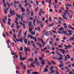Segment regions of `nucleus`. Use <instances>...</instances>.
Returning <instances> with one entry per match:
<instances>
[{
	"label": "nucleus",
	"instance_id": "f257e3e1",
	"mask_svg": "<svg viewBox=\"0 0 74 74\" xmlns=\"http://www.w3.org/2000/svg\"><path fill=\"white\" fill-rule=\"evenodd\" d=\"M8 7L6 9L4 10V12L5 14H7V10H8V9L10 8V7L11 6V4H8Z\"/></svg>",
	"mask_w": 74,
	"mask_h": 74
},
{
	"label": "nucleus",
	"instance_id": "f03ea898",
	"mask_svg": "<svg viewBox=\"0 0 74 74\" xmlns=\"http://www.w3.org/2000/svg\"><path fill=\"white\" fill-rule=\"evenodd\" d=\"M24 49L25 50V51H28L29 52H30V48H29V47H28V48L27 49L26 47H25L24 48Z\"/></svg>",
	"mask_w": 74,
	"mask_h": 74
},
{
	"label": "nucleus",
	"instance_id": "7ed1b4c3",
	"mask_svg": "<svg viewBox=\"0 0 74 74\" xmlns=\"http://www.w3.org/2000/svg\"><path fill=\"white\" fill-rule=\"evenodd\" d=\"M27 38H29V37H30L31 38H32V39H34V38L33 37V36L29 35H28L27 36Z\"/></svg>",
	"mask_w": 74,
	"mask_h": 74
},
{
	"label": "nucleus",
	"instance_id": "20e7f679",
	"mask_svg": "<svg viewBox=\"0 0 74 74\" xmlns=\"http://www.w3.org/2000/svg\"><path fill=\"white\" fill-rule=\"evenodd\" d=\"M10 13L11 14L12 16L13 15H14V14H15V11H14V10H13V11H12Z\"/></svg>",
	"mask_w": 74,
	"mask_h": 74
},
{
	"label": "nucleus",
	"instance_id": "39448f33",
	"mask_svg": "<svg viewBox=\"0 0 74 74\" xmlns=\"http://www.w3.org/2000/svg\"><path fill=\"white\" fill-rule=\"evenodd\" d=\"M41 64H44L45 65V60H43L41 62Z\"/></svg>",
	"mask_w": 74,
	"mask_h": 74
},
{
	"label": "nucleus",
	"instance_id": "423d86ee",
	"mask_svg": "<svg viewBox=\"0 0 74 74\" xmlns=\"http://www.w3.org/2000/svg\"><path fill=\"white\" fill-rule=\"evenodd\" d=\"M28 23V26H31L33 25V23L31 22H29Z\"/></svg>",
	"mask_w": 74,
	"mask_h": 74
},
{
	"label": "nucleus",
	"instance_id": "0eeeda50",
	"mask_svg": "<svg viewBox=\"0 0 74 74\" xmlns=\"http://www.w3.org/2000/svg\"><path fill=\"white\" fill-rule=\"evenodd\" d=\"M36 33V32L34 31V32H33V31H32L31 32V34H32V35H35V34Z\"/></svg>",
	"mask_w": 74,
	"mask_h": 74
},
{
	"label": "nucleus",
	"instance_id": "6e6552de",
	"mask_svg": "<svg viewBox=\"0 0 74 74\" xmlns=\"http://www.w3.org/2000/svg\"><path fill=\"white\" fill-rule=\"evenodd\" d=\"M64 14H62V16H66L67 15V13L65 12H64Z\"/></svg>",
	"mask_w": 74,
	"mask_h": 74
},
{
	"label": "nucleus",
	"instance_id": "1a4fd4ad",
	"mask_svg": "<svg viewBox=\"0 0 74 74\" xmlns=\"http://www.w3.org/2000/svg\"><path fill=\"white\" fill-rule=\"evenodd\" d=\"M61 51H62V53H63V54H64V53H65L66 52H65V50H62L61 49Z\"/></svg>",
	"mask_w": 74,
	"mask_h": 74
},
{
	"label": "nucleus",
	"instance_id": "9d476101",
	"mask_svg": "<svg viewBox=\"0 0 74 74\" xmlns=\"http://www.w3.org/2000/svg\"><path fill=\"white\" fill-rule=\"evenodd\" d=\"M21 10L22 11V12H24L25 11V10L23 8H21Z\"/></svg>",
	"mask_w": 74,
	"mask_h": 74
},
{
	"label": "nucleus",
	"instance_id": "9b49d317",
	"mask_svg": "<svg viewBox=\"0 0 74 74\" xmlns=\"http://www.w3.org/2000/svg\"><path fill=\"white\" fill-rule=\"evenodd\" d=\"M8 20L9 21L8 22V25H11V23L10 22V21H11V19L10 18L8 19Z\"/></svg>",
	"mask_w": 74,
	"mask_h": 74
},
{
	"label": "nucleus",
	"instance_id": "f8f14e48",
	"mask_svg": "<svg viewBox=\"0 0 74 74\" xmlns=\"http://www.w3.org/2000/svg\"><path fill=\"white\" fill-rule=\"evenodd\" d=\"M40 12H41V13H42L43 14H44V11H43V10H42V9H40Z\"/></svg>",
	"mask_w": 74,
	"mask_h": 74
},
{
	"label": "nucleus",
	"instance_id": "ddd939ff",
	"mask_svg": "<svg viewBox=\"0 0 74 74\" xmlns=\"http://www.w3.org/2000/svg\"><path fill=\"white\" fill-rule=\"evenodd\" d=\"M44 72H47V71H48L49 70H48V69L47 68H45L44 69Z\"/></svg>",
	"mask_w": 74,
	"mask_h": 74
},
{
	"label": "nucleus",
	"instance_id": "4468645a",
	"mask_svg": "<svg viewBox=\"0 0 74 74\" xmlns=\"http://www.w3.org/2000/svg\"><path fill=\"white\" fill-rule=\"evenodd\" d=\"M11 54H12V55H15L16 54V53L12 52L11 53Z\"/></svg>",
	"mask_w": 74,
	"mask_h": 74
},
{
	"label": "nucleus",
	"instance_id": "2eb2a0df",
	"mask_svg": "<svg viewBox=\"0 0 74 74\" xmlns=\"http://www.w3.org/2000/svg\"><path fill=\"white\" fill-rule=\"evenodd\" d=\"M39 73V72H32L33 74H38Z\"/></svg>",
	"mask_w": 74,
	"mask_h": 74
},
{
	"label": "nucleus",
	"instance_id": "dca6fc26",
	"mask_svg": "<svg viewBox=\"0 0 74 74\" xmlns=\"http://www.w3.org/2000/svg\"><path fill=\"white\" fill-rule=\"evenodd\" d=\"M58 60H63V57H60L59 58H58Z\"/></svg>",
	"mask_w": 74,
	"mask_h": 74
},
{
	"label": "nucleus",
	"instance_id": "f3484780",
	"mask_svg": "<svg viewBox=\"0 0 74 74\" xmlns=\"http://www.w3.org/2000/svg\"><path fill=\"white\" fill-rule=\"evenodd\" d=\"M47 63L49 64V66H52V63L51 62H47Z\"/></svg>",
	"mask_w": 74,
	"mask_h": 74
},
{
	"label": "nucleus",
	"instance_id": "a211bd4d",
	"mask_svg": "<svg viewBox=\"0 0 74 74\" xmlns=\"http://www.w3.org/2000/svg\"><path fill=\"white\" fill-rule=\"evenodd\" d=\"M39 59L40 60H42L43 59V58L41 57L40 56H39Z\"/></svg>",
	"mask_w": 74,
	"mask_h": 74
},
{
	"label": "nucleus",
	"instance_id": "6ab92c4d",
	"mask_svg": "<svg viewBox=\"0 0 74 74\" xmlns=\"http://www.w3.org/2000/svg\"><path fill=\"white\" fill-rule=\"evenodd\" d=\"M30 66H31L32 67H35L36 66H34V65L32 64L31 63L30 64Z\"/></svg>",
	"mask_w": 74,
	"mask_h": 74
},
{
	"label": "nucleus",
	"instance_id": "aec40b11",
	"mask_svg": "<svg viewBox=\"0 0 74 74\" xmlns=\"http://www.w3.org/2000/svg\"><path fill=\"white\" fill-rule=\"evenodd\" d=\"M29 32H32V28H30V27H29Z\"/></svg>",
	"mask_w": 74,
	"mask_h": 74
},
{
	"label": "nucleus",
	"instance_id": "412c9836",
	"mask_svg": "<svg viewBox=\"0 0 74 74\" xmlns=\"http://www.w3.org/2000/svg\"><path fill=\"white\" fill-rule=\"evenodd\" d=\"M13 37H14L15 39H16V36H15V33H14L13 34Z\"/></svg>",
	"mask_w": 74,
	"mask_h": 74
},
{
	"label": "nucleus",
	"instance_id": "4be33fe9",
	"mask_svg": "<svg viewBox=\"0 0 74 74\" xmlns=\"http://www.w3.org/2000/svg\"><path fill=\"white\" fill-rule=\"evenodd\" d=\"M24 42H25V43L27 44V40L26 39H25V40H24Z\"/></svg>",
	"mask_w": 74,
	"mask_h": 74
},
{
	"label": "nucleus",
	"instance_id": "5701e85b",
	"mask_svg": "<svg viewBox=\"0 0 74 74\" xmlns=\"http://www.w3.org/2000/svg\"><path fill=\"white\" fill-rule=\"evenodd\" d=\"M70 41H73V40H74V39L73 38V37H72L71 38H70L69 40Z\"/></svg>",
	"mask_w": 74,
	"mask_h": 74
},
{
	"label": "nucleus",
	"instance_id": "b1692460",
	"mask_svg": "<svg viewBox=\"0 0 74 74\" xmlns=\"http://www.w3.org/2000/svg\"><path fill=\"white\" fill-rule=\"evenodd\" d=\"M28 61L31 62V61H33V60L32 58H29L28 59Z\"/></svg>",
	"mask_w": 74,
	"mask_h": 74
},
{
	"label": "nucleus",
	"instance_id": "393cba45",
	"mask_svg": "<svg viewBox=\"0 0 74 74\" xmlns=\"http://www.w3.org/2000/svg\"><path fill=\"white\" fill-rule=\"evenodd\" d=\"M35 22H36V20L35 19L34 20V21L33 22V24L34 26H35V25H36V24H35Z\"/></svg>",
	"mask_w": 74,
	"mask_h": 74
},
{
	"label": "nucleus",
	"instance_id": "a878e982",
	"mask_svg": "<svg viewBox=\"0 0 74 74\" xmlns=\"http://www.w3.org/2000/svg\"><path fill=\"white\" fill-rule=\"evenodd\" d=\"M25 59H26V57H24L22 59V61H23V60H24Z\"/></svg>",
	"mask_w": 74,
	"mask_h": 74
},
{
	"label": "nucleus",
	"instance_id": "bb28decb",
	"mask_svg": "<svg viewBox=\"0 0 74 74\" xmlns=\"http://www.w3.org/2000/svg\"><path fill=\"white\" fill-rule=\"evenodd\" d=\"M31 12V16H33L34 14V12L33 11H32Z\"/></svg>",
	"mask_w": 74,
	"mask_h": 74
},
{
	"label": "nucleus",
	"instance_id": "cd10ccee",
	"mask_svg": "<svg viewBox=\"0 0 74 74\" xmlns=\"http://www.w3.org/2000/svg\"><path fill=\"white\" fill-rule=\"evenodd\" d=\"M64 33L65 34H66V35H67V36H69V35L67 34V32L66 31H65L64 32Z\"/></svg>",
	"mask_w": 74,
	"mask_h": 74
},
{
	"label": "nucleus",
	"instance_id": "c85d7f7f",
	"mask_svg": "<svg viewBox=\"0 0 74 74\" xmlns=\"http://www.w3.org/2000/svg\"><path fill=\"white\" fill-rule=\"evenodd\" d=\"M64 28L63 27H61L60 29H59V30H64Z\"/></svg>",
	"mask_w": 74,
	"mask_h": 74
},
{
	"label": "nucleus",
	"instance_id": "c756f323",
	"mask_svg": "<svg viewBox=\"0 0 74 74\" xmlns=\"http://www.w3.org/2000/svg\"><path fill=\"white\" fill-rule=\"evenodd\" d=\"M27 74H30V70H27Z\"/></svg>",
	"mask_w": 74,
	"mask_h": 74
},
{
	"label": "nucleus",
	"instance_id": "7c9ffc66",
	"mask_svg": "<svg viewBox=\"0 0 74 74\" xmlns=\"http://www.w3.org/2000/svg\"><path fill=\"white\" fill-rule=\"evenodd\" d=\"M49 3L50 4H52V2L51 0H49Z\"/></svg>",
	"mask_w": 74,
	"mask_h": 74
},
{
	"label": "nucleus",
	"instance_id": "2f4dec72",
	"mask_svg": "<svg viewBox=\"0 0 74 74\" xmlns=\"http://www.w3.org/2000/svg\"><path fill=\"white\" fill-rule=\"evenodd\" d=\"M28 4H29V3L28 2H27V3H25L24 5V6L25 7H27V5H28Z\"/></svg>",
	"mask_w": 74,
	"mask_h": 74
},
{
	"label": "nucleus",
	"instance_id": "473e14b6",
	"mask_svg": "<svg viewBox=\"0 0 74 74\" xmlns=\"http://www.w3.org/2000/svg\"><path fill=\"white\" fill-rule=\"evenodd\" d=\"M63 19H65V20H67V18L66 17H65V16H63Z\"/></svg>",
	"mask_w": 74,
	"mask_h": 74
},
{
	"label": "nucleus",
	"instance_id": "72a5a7b5",
	"mask_svg": "<svg viewBox=\"0 0 74 74\" xmlns=\"http://www.w3.org/2000/svg\"><path fill=\"white\" fill-rule=\"evenodd\" d=\"M51 62L52 63V64H56V63L55 62L53 61H51Z\"/></svg>",
	"mask_w": 74,
	"mask_h": 74
},
{
	"label": "nucleus",
	"instance_id": "f704fd0d",
	"mask_svg": "<svg viewBox=\"0 0 74 74\" xmlns=\"http://www.w3.org/2000/svg\"><path fill=\"white\" fill-rule=\"evenodd\" d=\"M15 23H16V26H17L18 24H19V23L18 22H17L16 21H15Z\"/></svg>",
	"mask_w": 74,
	"mask_h": 74
},
{
	"label": "nucleus",
	"instance_id": "c9c22d12",
	"mask_svg": "<svg viewBox=\"0 0 74 74\" xmlns=\"http://www.w3.org/2000/svg\"><path fill=\"white\" fill-rule=\"evenodd\" d=\"M35 60L36 62H38V60H37V58H36L35 59Z\"/></svg>",
	"mask_w": 74,
	"mask_h": 74
},
{
	"label": "nucleus",
	"instance_id": "e433bc0d",
	"mask_svg": "<svg viewBox=\"0 0 74 74\" xmlns=\"http://www.w3.org/2000/svg\"><path fill=\"white\" fill-rule=\"evenodd\" d=\"M29 8H27V12H28V13H30V11H29Z\"/></svg>",
	"mask_w": 74,
	"mask_h": 74
},
{
	"label": "nucleus",
	"instance_id": "4c0bfd02",
	"mask_svg": "<svg viewBox=\"0 0 74 74\" xmlns=\"http://www.w3.org/2000/svg\"><path fill=\"white\" fill-rule=\"evenodd\" d=\"M23 26L24 27V29L26 28V27H25V24H23Z\"/></svg>",
	"mask_w": 74,
	"mask_h": 74
},
{
	"label": "nucleus",
	"instance_id": "58836bf2",
	"mask_svg": "<svg viewBox=\"0 0 74 74\" xmlns=\"http://www.w3.org/2000/svg\"><path fill=\"white\" fill-rule=\"evenodd\" d=\"M3 19H4V20H5V21H7V17L6 16H5L4 18Z\"/></svg>",
	"mask_w": 74,
	"mask_h": 74
},
{
	"label": "nucleus",
	"instance_id": "ea45409f",
	"mask_svg": "<svg viewBox=\"0 0 74 74\" xmlns=\"http://www.w3.org/2000/svg\"><path fill=\"white\" fill-rule=\"evenodd\" d=\"M51 71V73H54V71L53 69H52Z\"/></svg>",
	"mask_w": 74,
	"mask_h": 74
},
{
	"label": "nucleus",
	"instance_id": "a19ab883",
	"mask_svg": "<svg viewBox=\"0 0 74 74\" xmlns=\"http://www.w3.org/2000/svg\"><path fill=\"white\" fill-rule=\"evenodd\" d=\"M2 21H3V23H5V20L4 19H3L2 20Z\"/></svg>",
	"mask_w": 74,
	"mask_h": 74
},
{
	"label": "nucleus",
	"instance_id": "79ce46f5",
	"mask_svg": "<svg viewBox=\"0 0 74 74\" xmlns=\"http://www.w3.org/2000/svg\"><path fill=\"white\" fill-rule=\"evenodd\" d=\"M19 7L20 8H22V4H19Z\"/></svg>",
	"mask_w": 74,
	"mask_h": 74
},
{
	"label": "nucleus",
	"instance_id": "37998d69",
	"mask_svg": "<svg viewBox=\"0 0 74 74\" xmlns=\"http://www.w3.org/2000/svg\"><path fill=\"white\" fill-rule=\"evenodd\" d=\"M23 40V38H21V39L19 40L21 42H22V41Z\"/></svg>",
	"mask_w": 74,
	"mask_h": 74
},
{
	"label": "nucleus",
	"instance_id": "c03bdc74",
	"mask_svg": "<svg viewBox=\"0 0 74 74\" xmlns=\"http://www.w3.org/2000/svg\"><path fill=\"white\" fill-rule=\"evenodd\" d=\"M23 68H24V69H25V70H26V66H25V65H23Z\"/></svg>",
	"mask_w": 74,
	"mask_h": 74
},
{
	"label": "nucleus",
	"instance_id": "a18cd8bd",
	"mask_svg": "<svg viewBox=\"0 0 74 74\" xmlns=\"http://www.w3.org/2000/svg\"><path fill=\"white\" fill-rule=\"evenodd\" d=\"M58 0H55V4H57L58 3Z\"/></svg>",
	"mask_w": 74,
	"mask_h": 74
},
{
	"label": "nucleus",
	"instance_id": "49530a36",
	"mask_svg": "<svg viewBox=\"0 0 74 74\" xmlns=\"http://www.w3.org/2000/svg\"><path fill=\"white\" fill-rule=\"evenodd\" d=\"M68 32L69 33H71L73 31L70 30H68Z\"/></svg>",
	"mask_w": 74,
	"mask_h": 74
},
{
	"label": "nucleus",
	"instance_id": "de8ad7c7",
	"mask_svg": "<svg viewBox=\"0 0 74 74\" xmlns=\"http://www.w3.org/2000/svg\"><path fill=\"white\" fill-rule=\"evenodd\" d=\"M33 40H34L35 41H36V42H37V38L35 37L34 38V39Z\"/></svg>",
	"mask_w": 74,
	"mask_h": 74
},
{
	"label": "nucleus",
	"instance_id": "09e8293b",
	"mask_svg": "<svg viewBox=\"0 0 74 74\" xmlns=\"http://www.w3.org/2000/svg\"><path fill=\"white\" fill-rule=\"evenodd\" d=\"M20 27L21 26L19 25H18L17 26V29H19V28H20Z\"/></svg>",
	"mask_w": 74,
	"mask_h": 74
},
{
	"label": "nucleus",
	"instance_id": "8fccbe9b",
	"mask_svg": "<svg viewBox=\"0 0 74 74\" xmlns=\"http://www.w3.org/2000/svg\"><path fill=\"white\" fill-rule=\"evenodd\" d=\"M64 11L65 12H69V10H64Z\"/></svg>",
	"mask_w": 74,
	"mask_h": 74
},
{
	"label": "nucleus",
	"instance_id": "3c124183",
	"mask_svg": "<svg viewBox=\"0 0 74 74\" xmlns=\"http://www.w3.org/2000/svg\"><path fill=\"white\" fill-rule=\"evenodd\" d=\"M38 9V8H36V9H35V12H37V10Z\"/></svg>",
	"mask_w": 74,
	"mask_h": 74
},
{
	"label": "nucleus",
	"instance_id": "603ef678",
	"mask_svg": "<svg viewBox=\"0 0 74 74\" xmlns=\"http://www.w3.org/2000/svg\"><path fill=\"white\" fill-rule=\"evenodd\" d=\"M3 37H4L5 38V34H4V33H3Z\"/></svg>",
	"mask_w": 74,
	"mask_h": 74
},
{
	"label": "nucleus",
	"instance_id": "864d4df0",
	"mask_svg": "<svg viewBox=\"0 0 74 74\" xmlns=\"http://www.w3.org/2000/svg\"><path fill=\"white\" fill-rule=\"evenodd\" d=\"M40 27H38V32H40Z\"/></svg>",
	"mask_w": 74,
	"mask_h": 74
},
{
	"label": "nucleus",
	"instance_id": "5fc2aeb1",
	"mask_svg": "<svg viewBox=\"0 0 74 74\" xmlns=\"http://www.w3.org/2000/svg\"><path fill=\"white\" fill-rule=\"evenodd\" d=\"M59 47V48H62V47H63V46L61 45H59L58 46Z\"/></svg>",
	"mask_w": 74,
	"mask_h": 74
},
{
	"label": "nucleus",
	"instance_id": "6e6d98bb",
	"mask_svg": "<svg viewBox=\"0 0 74 74\" xmlns=\"http://www.w3.org/2000/svg\"><path fill=\"white\" fill-rule=\"evenodd\" d=\"M31 29H34V27H33V25H32L31 26Z\"/></svg>",
	"mask_w": 74,
	"mask_h": 74
},
{
	"label": "nucleus",
	"instance_id": "4d7b16f0",
	"mask_svg": "<svg viewBox=\"0 0 74 74\" xmlns=\"http://www.w3.org/2000/svg\"><path fill=\"white\" fill-rule=\"evenodd\" d=\"M27 2V0H25L24 1V2L25 3H26Z\"/></svg>",
	"mask_w": 74,
	"mask_h": 74
},
{
	"label": "nucleus",
	"instance_id": "13d9d810",
	"mask_svg": "<svg viewBox=\"0 0 74 74\" xmlns=\"http://www.w3.org/2000/svg\"><path fill=\"white\" fill-rule=\"evenodd\" d=\"M20 66H23V62H21L20 64Z\"/></svg>",
	"mask_w": 74,
	"mask_h": 74
},
{
	"label": "nucleus",
	"instance_id": "bf43d9fd",
	"mask_svg": "<svg viewBox=\"0 0 74 74\" xmlns=\"http://www.w3.org/2000/svg\"><path fill=\"white\" fill-rule=\"evenodd\" d=\"M30 41H29L28 42V45H30Z\"/></svg>",
	"mask_w": 74,
	"mask_h": 74
},
{
	"label": "nucleus",
	"instance_id": "052dcab7",
	"mask_svg": "<svg viewBox=\"0 0 74 74\" xmlns=\"http://www.w3.org/2000/svg\"><path fill=\"white\" fill-rule=\"evenodd\" d=\"M67 59V56H66L65 57L64 60H66Z\"/></svg>",
	"mask_w": 74,
	"mask_h": 74
},
{
	"label": "nucleus",
	"instance_id": "680f3d73",
	"mask_svg": "<svg viewBox=\"0 0 74 74\" xmlns=\"http://www.w3.org/2000/svg\"><path fill=\"white\" fill-rule=\"evenodd\" d=\"M36 64L38 65V66H39V65H40V64L39 63L37 62L36 63Z\"/></svg>",
	"mask_w": 74,
	"mask_h": 74
},
{
	"label": "nucleus",
	"instance_id": "e2e57ef3",
	"mask_svg": "<svg viewBox=\"0 0 74 74\" xmlns=\"http://www.w3.org/2000/svg\"><path fill=\"white\" fill-rule=\"evenodd\" d=\"M46 53H49V51L48 50L46 51Z\"/></svg>",
	"mask_w": 74,
	"mask_h": 74
},
{
	"label": "nucleus",
	"instance_id": "0e129e2a",
	"mask_svg": "<svg viewBox=\"0 0 74 74\" xmlns=\"http://www.w3.org/2000/svg\"><path fill=\"white\" fill-rule=\"evenodd\" d=\"M56 41H59V39L58 38H56L55 39Z\"/></svg>",
	"mask_w": 74,
	"mask_h": 74
},
{
	"label": "nucleus",
	"instance_id": "69168bd1",
	"mask_svg": "<svg viewBox=\"0 0 74 74\" xmlns=\"http://www.w3.org/2000/svg\"><path fill=\"white\" fill-rule=\"evenodd\" d=\"M53 67H51L50 68V70H51V69H53Z\"/></svg>",
	"mask_w": 74,
	"mask_h": 74
},
{
	"label": "nucleus",
	"instance_id": "338daca9",
	"mask_svg": "<svg viewBox=\"0 0 74 74\" xmlns=\"http://www.w3.org/2000/svg\"><path fill=\"white\" fill-rule=\"evenodd\" d=\"M66 7H69V4L68 3L66 4Z\"/></svg>",
	"mask_w": 74,
	"mask_h": 74
},
{
	"label": "nucleus",
	"instance_id": "774afa93",
	"mask_svg": "<svg viewBox=\"0 0 74 74\" xmlns=\"http://www.w3.org/2000/svg\"><path fill=\"white\" fill-rule=\"evenodd\" d=\"M48 21H49V20H48V19H47L45 21V22H48Z\"/></svg>",
	"mask_w": 74,
	"mask_h": 74
}]
</instances>
